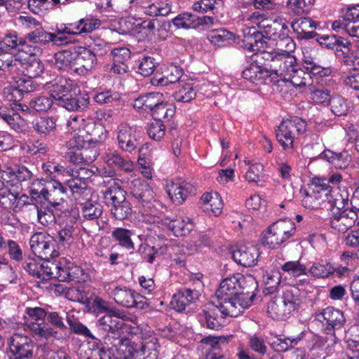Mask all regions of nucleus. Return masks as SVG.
Listing matches in <instances>:
<instances>
[{"label": "nucleus", "mask_w": 359, "mask_h": 359, "mask_svg": "<svg viewBox=\"0 0 359 359\" xmlns=\"http://www.w3.org/2000/svg\"><path fill=\"white\" fill-rule=\"evenodd\" d=\"M277 51L259 50L250 57L251 62L242 72L244 79L255 85H269V78H275L276 74L271 73Z\"/></svg>", "instance_id": "nucleus-1"}, {"label": "nucleus", "mask_w": 359, "mask_h": 359, "mask_svg": "<svg viewBox=\"0 0 359 359\" xmlns=\"http://www.w3.org/2000/svg\"><path fill=\"white\" fill-rule=\"evenodd\" d=\"M47 311L45 309L27 307L24 314V330L36 341H48L50 337H56L57 331L46 323Z\"/></svg>", "instance_id": "nucleus-2"}, {"label": "nucleus", "mask_w": 359, "mask_h": 359, "mask_svg": "<svg viewBox=\"0 0 359 359\" xmlns=\"http://www.w3.org/2000/svg\"><path fill=\"white\" fill-rule=\"evenodd\" d=\"M109 187L103 191L105 203L111 205L112 216L118 220H123L132 215V202L126 200L125 191L121 187L118 180L111 179Z\"/></svg>", "instance_id": "nucleus-3"}, {"label": "nucleus", "mask_w": 359, "mask_h": 359, "mask_svg": "<svg viewBox=\"0 0 359 359\" xmlns=\"http://www.w3.org/2000/svg\"><path fill=\"white\" fill-rule=\"evenodd\" d=\"M65 320L72 332L88 337L86 344L82 346L84 349V359H111L109 353L102 347L100 341L92 335L89 329L82 324L72 313H65Z\"/></svg>", "instance_id": "nucleus-4"}, {"label": "nucleus", "mask_w": 359, "mask_h": 359, "mask_svg": "<svg viewBox=\"0 0 359 359\" xmlns=\"http://www.w3.org/2000/svg\"><path fill=\"white\" fill-rule=\"evenodd\" d=\"M295 232L296 224L292 219H278L262 232V243L270 249H276L292 238Z\"/></svg>", "instance_id": "nucleus-5"}, {"label": "nucleus", "mask_w": 359, "mask_h": 359, "mask_svg": "<svg viewBox=\"0 0 359 359\" xmlns=\"http://www.w3.org/2000/svg\"><path fill=\"white\" fill-rule=\"evenodd\" d=\"M232 305L229 302L224 304L219 302L218 305L206 306L198 314L203 325L210 330L221 329L226 325L227 317H236L240 315L238 310Z\"/></svg>", "instance_id": "nucleus-6"}, {"label": "nucleus", "mask_w": 359, "mask_h": 359, "mask_svg": "<svg viewBox=\"0 0 359 359\" xmlns=\"http://www.w3.org/2000/svg\"><path fill=\"white\" fill-rule=\"evenodd\" d=\"M105 290L109 296L121 306L138 309H144L149 306L145 297L126 285H109L107 288L105 286Z\"/></svg>", "instance_id": "nucleus-7"}, {"label": "nucleus", "mask_w": 359, "mask_h": 359, "mask_svg": "<svg viewBox=\"0 0 359 359\" xmlns=\"http://www.w3.org/2000/svg\"><path fill=\"white\" fill-rule=\"evenodd\" d=\"M306 121L297 116L283 120L276 130V139L284 150L292 149L294 141L306 131Z\"/></svg>", "instance_id": "nucleus-8"}, {"label": "nucleus", "mask_w": 359, "mask_h": 359, "mask_svg": "<svg viewBox=\"0 0 359 359\" xmlns=\"http://www.w3.org/2000/svg\"><path fill=\"white\" fill-rule=\"evenodd\" d=\"M299 298L292 289L285 290L280 297H275L268 306L271 317L277 320H285L290 318L298 307Z\"/></svg>", "instance_id": "nucleus-9"}, {"label": "nucleus", "mask_w": 359, "mask_h": 359, "mask_svg": "<svg viewBox=\"0 0 359 359\" xmlns=\"http://www.w3.org/2000/svg\"><path fill=\"white\" fill-rule=\"evenodd\" d=\"M129 200L139 209L153 212V203L156 201L152 188L144 180L135 179L131 182L128 194Z\"/></svg>", "instance_id": "nucleus-10"}, {"label": "nucleus", "mask_w": 359, "mask_h": 359, "mask_svg": "<svg viewBox=\"0 0 359 359\" xmlns=\"http://www.w3.org/2000/svg\"><path fill=\"white\" fill-rule=\"evenodd\" d=\"M121 330L106 332L103 336V344L108 349L106 351L110 355L111 353L117 359H130V353L133 350L131 341L126 337H122Z\"/></svg>", "instance_id": "nucleus-11"}, {"label": "nucleus", "mask_w": 359, "mask_h": 359, "mask_svg": "<svg viewBox=\"0 0 359 359\" xmlns=\"http://www.w3.org/2000/svg\"><path fill=\"white\" fill-rule=\"evenodd\" d=\"M8 355L10 359H33L35 343L22 333H13L8 339Z\"/></svg>", "instance_id": "nucleus-12"}, {"label": "nucleus", "mask_w": 359, "mask_h": 359, "mask_svg": "<svg viewBox=\"0 0 359 359\" xmlns=\"http://www.w3.org/2000/svg\"><path fill=\"white\" fill-rule=\"evenodd\" d=\"M33 253L44 261H50L59 255L56 250V241L46 232H37L33 234L29 241Z\"/></svg>", "instance_id": "nucleus-13"}, {"label": "nucleus", "mask_w": 359, "mask_h": 359, "mask_svg": "<svg viewBox=\"0 0 359 359\" xmlns=\"http://www.w3.org/2000/svg\"><path fill=\"white\" fill-rule=\"evenodd\" d=\"M81 213L83 217L82 225L88 233H96L104 228V222L100 219L103 208L96 201L88 200L80 203Z\"/></svg>", "instance_id": "nucleus-14"}, {"label": "nucleus", "mask_w": 359, "mask_h": 359, "mask_svg": "<svg viewBox=\"0 0 359 359\" xmlns=\"http://www.w3.org/2000/svg\"><path fill=\"white\" fill-rule=\"evenodd\" d=\"M245 281V276L239 273H235L224 278L220 283L219 288L216 290L215 295L219 302L225 304L229 302L233 304L237 309V304L241 285Z\"/></svg>", "instance_id": "nucleus-15"}, {"label": "nucleus", "mask_w": 359, "mask_h": 359, "mask_svg": "<svg viewBox=\"0 0 359 359\" xmlns=\"http://www.w3.org/2000/svg\"><path fill=\"white\" fill-rule=\"evenodd\" d=\"M57 280L60 282L86 283L90 280L88 270L82 269L72 260L62 257L58 262Z\"/></svg>", "instance_id": "nucleus-16"}, {"label": "nucleus", "mask_w": 359, "mask_h": 359, "mask_svg": "<svg viewBox=\"0 0 359 359\" xmlns=\"http://www.w3.org/2000/svg\"><path fill=\"white\" fill-rule=\"evenodd\" d=\"M346 318L344 313L333 307H327L320 313L316 312V327L323 328L327 334H334V330L341 328Z\"/></svg>", "instance_id": "nucleus-17"}, {"label": "nucleus", "mask_w": 359, "mask_h": 359, "mask_svg": "<svg viewBox=\"0 0 359 359\" xmlns=\"http://www.w3.org/2000/svg\"><path fill=\"white\" fill-rule=\"evenodd\" d=\"M297 67V60L292 55L277 54L271 73L276 74L275 78H269V85H278L279 83H285V79Z\"/></svg>", "instance_id": "nucleus-18"}, {"label": "nucleus", "mask_w": 359, "mask_h": 359, "mask_svg": "<svg viewBox=\"0 0 359 359\" xmlns=\"http://www.w3.org/2000/svg\"><path fill=\"white\" fill-rule=\"evenodd\" d=\"M101 25V21L92 15H86L75 22L66 23L57 28L58 34H67L69 35H81L91 33L98 29Z\"/></svg>", "instance_id": "nucleus-19"}, {"label": "nucleus", "mask_w": 359, "mask_h": 359, "mask_svg": "<svg viewBox=\"0 0 359 359\" xmlns=\"http://www.w3.org/2000/svg\"><path fill=\"white\" fill-rule=\"evenodd\" d=\"M103 161L113 170L109 172L108 176L115 175V170L132 172L135 168V163L129 158L123 157L117 150L108 149L103 154Z\"/></svg>", "instance_id": "nucleus-20"}, {"label": "nucleus", "mask_w": 359, "mask_h": 359, "mask_svg": "<svg viewBox=\"0 0 359 359\" xmlns=\"http://www.w3.org/2000/svg\"><path fill=\"white\" fill-rule=\"evenodd\" d=\"M118 147L124 152L132 153L141 145L140 138L130 126L121 124L117 128Z\"/></svg>", "instance_id": "nucleus-21"}, {"label": "nucleus", "mask_w": 359, "mask_h": 359, "mask_svg": "<svg viewBox=\"0 0 359 359\" xmlns=\"http://www.w3.org/2000/svg\"><path fill=\"white\" fill-rule=\"evenodd\" d=\"M75 50L76 67L74 72L80 76L88 74L97 65L96 53L86 46H78Z\"/></svg>", "instance_id": "nucleus-22"}, {"label": "nucleus", "mask_w": 359, "mask_h": 359, "mask_svg": "<svg viewBox=\"0 0 359 359\" xmlns=\"http://www.w3.org/2000/svg\"><path fill=\"white\" fill-rule=\"evenodd\" d=\"M201 295V292L196 288L183 287L172 295L170 305L175 311L182 312L190 304L195 303Z\"/></svg>", "instance_id": "nucleus-23"}, {"label": "nucleus", "mask_w": 359, "mask_h": 359, "mask_svg": "<svg viewBox=\"0 0 359 359\" xmlns=\"http://www.w3.org/2000/svg\"><path fill=\"white\" fill-rule=\"evenodd\" d=\"M257 290L258 283L255 279L252 276H245V281L241 285L238 300L236 302V310H238L239 314L252 305Z\"/></svg>", "instance_id": "nucleus-24"}, {"label": "nucleus", "mask_w": 359, "mask_h": 359, "mask_svg": "<svg viewBox=\"0 0 359 359\" xmlns=\"http://www.w3.org/2000/svg\"><path fill=\"white\" fill-rule=\"evenodd\" d=\"M166 191L173 203L181 205L190 195L194 194L196 189L191 183L178 179L168 184Z\"/></svg>", "instance_id": "nucleus-25"}, {"label": "nucleus", "mask_w": 359, "mask_h": 359, "mask_svg": "<svg viewBox=\"0 0 359 359\" xmlns=\"http://www.w3.org/2000/svg\"><path fill=\"white\" fill-rule=\"evenodd\" d=\"M261 32L265 38L277 41L280 36L289 33L290 30L285 20L277 16L274 19L269 17L265 20V25L263 23Z\"/></svg>", "instance_id": "nucleus-26"}, {"label": "nucleus", "mask_w": 359, "mask_h": 359, "mask_svg": "<svg viewBox=\"0 0 359 359\" xmlns=\"http://www.w3.org/2000/svg\"><path fill=\"white\" fill-rule=\"evenodd\" d=\"M332 187L320 178L316 177V208L327 212L332 211L334 208Z\"/></svg>", "instance_id": "nucleus-27"}, {"label": "nucleus", "mask_w": 359, "mask_h": 359, "mask_svg": "<svg viewBox=\"0 0 359 359\" xmlns=\"http://www.w3.org/2000/svg\"><path fill=\"white\" fill-rule=\"evenodd\" d=\"M36 88L37 84L32 79L20 78L15 86L5 88L4 93L7 95L9 101L16 102L20 101L25 94L35 91Z\"/></svg>", "instance_id": "nucleus-28"}, {"label": "nucleus", "mask_w": 359, "mask_h": 359, "mask_svg": "<svg viewBox=\"0 0 359 359\" xmlns=\"http://www.w3.org/2000/svg\"><path fill=\"white\" fill-rule=\"evenodd\" d=\"M18 71L14 76H25L29 79L40 76L44 72V65L38 57H28L18 62Z\"/></svg>", "instance_id": "nucleus-29"}, {"label": "nucleus", "mask_w": 359, "mask_h": 359, "mask_svg": "<svg viewBox=\"0 0 359 359\" xmlns=\"http://www.w3.org/2000/svg\"><path fill=\"white\" fill-rule=\"evenodd\" d=\"M159 347L158 339L156 337H150L144 339L140 350H136L133 346L130 359H158Z\"/></svg>", "instance_id": "nucleus-30"}, {"label": "nucleus", "mask_w": 359, "mask_h": 359, "mask_svg": "<svg viewBox=\"0 0 359 359\" xmlns=\"http://www.w3.org/2000/svg\"><path fill=\"white\" fill-rule=\"evenodd\" d=\"M0 118L4 120L11 129L17 133L25 134L28 132L29 126L27 121L13 109L7 107L0 108Z\"/></svg>", "instance_id": "nucleus-31"}, {"label": "nucleus", "mask_w": 359, "mask_h": 359, "mask_svg": "<svg viewBox=\"0 0 359 359\" xmlns=\"http://www.w3.org/2000/svg\"><path fill=\"white\" fill-rule=\"evenodd\" d=\"M232 257L238 264L245 267H250L257 264L259 251L253 245L241 246L233 252Z\"/></svg>", "instance_id": "nucleus-32"}, {"label": "nucleus", "mask_w": 359, "mask_h": 359, "mask_svg": "<svg viewBox=\"0 0 359 359\" xmlns=\"http://www.w3.org/2000/svg\"><path fill=\"white\" fill-rule=\"evenodd\" d=\"M183 75V69L179 66L170 65L161 74L156 73L151 79V83L154 86H166L179 81Z\"/></svg>", "instance_id": "nucleus-33"}, {"label": "nucleus", "mask_w": 359, "mask_h": 359, "mask_svg": "<svg viewBox=\"0 0 359 359\" xmlns=\"http://www.w3.org/2000/svg\"><path fill=\"white\" fill-rule=\"evenodd\" d=\"M90 104V95L86 92L79 93L75 97L69 94L67 97L61 98L57 105L64 107L68 111H85Z\"/></svg>", "instance_id": "nucleus-34"}, {"label": "nucleus", "mask_w": 359, "mask_h": 359, "mask_svg": "<svg viewBox=\"0 0 359 359\" xmlns=\"http://www.w3.org/2000/svg\"><path fill=\"white\" fill-rule=\"evenodd\" d=\"M163 99V93L151 92L140 95L133 100V106L138 111L151 113L159 102Z\"/></svg>", "instance_id": "nucleus-35"}, {"label": "nucleus", "mask_w": 359, "mask_h": 359, "mask_svg": "<svg viewBox=\"0 0 359 359\" xmlns=\"http://www.w3.org/2000/svg\"><path fill=\"white\" fill-rule=\"evenodd\" d=\"M27 39L31 43L39 45V46H46L53 42L54 44L58 45L62 43V39L58 37L54 33L48 32L41 26L36 27L34 30L27 34Z\"/></svg>", "instance_id": "nucleus-36"}, {"label": "nucleus", "mask_w": 359, "mask_h": 359, "mask_svg": "<svg viewBox=\"0 0 359 359\" xmlns=\"http://www.w3.org/2000/svg\"><path fill=\"white\" fill-rule=\"evenodd\" d=\"M8 178H11V187L17 186L18 184L22 182H28L32 186L39 185L43 182V180L39 178H34V176L31 170L27 167L22 165L20 166L16 169L8 168Z\"/></svg>", "instance_id": "nucleus-37"}, {"label": "nucleus", "mask_w": 359, "mask_h": 359, "mask_svg": "<svg viewBox=\"0 0 359 359\" xmlns=\"http://www.w3.org/2000/svg\"><path fill=\"white\" fill-rule=\"evenodd\" d=\"M140 7L149 16H166L171 11V5L163 0H140Z\"/></svg>", "instance_id": "nucleus-38"}, {"label": "nucleus", "mask_w": 359, "mask_h": 359, "mask_svg": "<svg viewBox=\"0 0 359 359\" xmlns=\"http://www.w3.org/2000/svg\"><path fill=\"white\" fill-rule=\"evenodd\" d=\"M44 191L46 194V201L53 207L55 208L60 205L64 201L67 189L58 180H50L45 187Z\"/></svg>", "instance_id": "nucleus-39"}, {"label": "nucleus", "mask_w": 359, "mask_h": 359, "mask_svg": "<svg viewBox=\"0 0 359 359\" xmlns=\"http://www.w3.org/2000/svg\"><path fill=\"white\" fill-rule=\"evenodd\" d=\"M34 131L41 137L55 136L57 124L55 118L50 116H41L32 123Z\"/></svg>", "instance_id": "nucleus-40"}, {"label": "nucleus", "mask_w": 359, "mask_h": 359, "mask_svg": "<svg viewBox=\"0 0 359 359\" xmlns=\"http://www.w3.org/2000/svg\"><path fill=\"white\" fill-rule=\"evenodd\" d=\"M175 114V107L162 99L151 113V116L154 121L166 124L170 122Z\"/></svg>", "instance_id": "nucleus-41"}, {"label": "nucleus", "mask_w": 359, "mask_h": 359, "mask_svg": "<svg viewBox=\"0 0 359 359\" xmlns=\"http://www.w3.org/2000/svg\"><path fill=\"white\" fill-rule=\"evenodd\" d=\"M86 128V137L89 140L90 145H91L92 149H97L95 147L106 140L108 132L102 125L95 123L88 124Z\"/></svg>", "instance_id": "nucleus-42"}, {"label": "nucleus", "mask_w": 359, "mask_h": 359, "mask_svg": "<svg viewBox=\"0 0 359 359\" xmlns=\"http://www.w3.org/2000/svg\"><path fill=\"white\" fill-rule=\"evenodd\" d=\"M67 174L71 178L67 180L65 184L72 194L74 195V197L77 199V196L85 195L88 190L87 182H84L83 177H81L79 175H76V173H74V170L72 168L67 170Z\"/></svg>", "instance_id": "nucleus-43"}, {"label": "nucleus", "mask_w": 359, "mask_h": 359, "mask_svg": "<svg viewBox=\"0 0 359 359\" xmlns=\"http://www.w3.org/2000/svg\"><path fill=\"white\" fill-rule=\"evenodd\" d=\"M331 88L316 86V110L322 113L323 118H324V115H327L330 113L332 100Z\"/></svg>", "instance_id": "nucleus-44"}, {"label": "nucleus", "mask_w": 359, "mask_h": 359, "mask_svg": "<svg viewBox=\"0 0 359 359\" xmlns=\"http://www.w3.org/2000/svg\"><path fill=\"white\" fill-rule=\"evenodd\" d=\"M207 37L212 44L217 46H223L234 41L236 34L225 28L220 27L210 30L208 32Z\"/></svg>", "instance_id": "nucleus-45"}, {"label": "nucleus", "mask_w": 359, "mask_h": 359, "mask_svg": "<svg viewBox=\"0 0 359 359\" xmlns=\"http://www.w3.org/2000/svg\"><path fill=\"white\" fill-rule=\"evenodd\" d=\"M297 67L290 73V74L287 79L290 80V83L295 87L312 86L313 83V75H314L313 71Z\"/></svg>", "instance_id": "nucleus-46"}, {"label": "nucleus", "mask_w": 359, "mask_h": 359, "mask_svg": "<svg viewBox=\"0 0 359 359\" xmlns=\"http://www.w3.org/2000/svg\"><path fill=\"white\" fill-rule=\"evenodd\" d=\"M27 154L29 156H46L50 151L47 142L41 139H29L22 146Z\"/></svg>", "instance_id": "nucleus-47"}, {"label": "nucleus", "mask_w": 359, "mask_h": 359, "mask_svg": "<svg viewBox=\"0 0 359 359\" xmlns=\"http://www.w3.org/2000/svg\"><path fill=\"white\" fill-rule=\"evenodd\" d=\"M327 160L333 164L335 168L342 169L348 165V155L346 152L335 153L330 149H325L320 155L316 157V160Z\"/></svg>", "instance_id": "nucleus-48"}, {"label": "nucleus", "mask_w": 359, "mask_h": 359, "mask_svg": "<svg viewBox=\"0 0 359 359\" xmlns=\"http://www.w3.org/2000/svg\"><path fill=\"white\" fill-rule=\"evenodd\" d=\"M245 163L249 165L245 175V180L249 183H255L261 185L265 182L264 167L261 163H251L250 160H245Z\"/></svg>", "instance_id": "nucleus-49"}, {"label": "nucleus", "mask_w": 359, "mask_h": 359, "mask_svg": "<svg viewBox=\"0 0 359 359\" xmlns=\"http://www.w3.org/2000/svg\"><path fill=\"white\" fill-rule=\"evenodd\" d=\"M66 149L65 158L74 165H86L93 162L98 156L97 149L90 150L92 154L88 156L87 154H84L82 150H72L69 148Z\"/></svg>", "instance_id": "nucleus-50"}, {"label": "nucleus", "mask_w": 359, "mask_h": 359, "mask_svg": "<svg viewBox=\"0 0 359 359\" xmlns=\"http://www.w3.org/2000/svg\"><path fill=\"white\" fill-rule=\"evenodd\" d=\"M325 66L316 64V86L318 88H332L334 81L332 69L330 65Z\"/></svg>", "instance_id": "nucleus-51"}, {"label": "nucleus", "mask_w": 359, "mask_h": 359, "mask_svg": "<svg viewBox=\"0 0 359 359\" xmlns=\"http://www.w3.org/2000/svg\"><path fill=\"white\" fill-rule=\"evenodd\" d=\"M304 334V332H302L294 338L287 337L283 334L277 335L271 343V347L276 352H286L297 345L299 341L302 339Z\"/></svg>", "instance_id": "nucleus-52"}, {"label": "nucleus", "mask_w": 359, "mask_h": 359, "mask_svg": "<svg viewBox=\"0 0 359 359\" xmlns=\"http://www.w3.org/2000/svg\"><path fill=\"white\" fill-rule=\"evenodd\" d=\"M168 227L175 236H186L193 231L194 224L188 217L177 218L170 220Z\"/></svg>", "instance_id": "nucleus-53"}, {"label": "nucleus", "mask_w": 359, "mask_h": 359, "mask_svg": "<svg viewBox=\"0 0 359 359\" xmlns=\"http://www.w3.org/2000/svg\"><path fill=\"white\" fill-rule=\"evenodd\" d=\"M314 27V21L310 18H302L292 23L293 30L299 38L311 39L314 37L312 28Z\"/></svg>", "instance_id": "nucleus-54"}, {"label": "nucleus", "mask_w": 359, "mask_h": 359, "mask_svg": "<svg viewBox=\"0 0 359 359\" xmlns=\"http://www.w3.org/2000/svg\"><path fill=\"white\" fill-rule=\"evenodd\" d=\"M72 89V81L66 78L60 77L52 84L50 95L57 102L61 98L67 97Z\"/></svg>", "instance_id": "nucleus-55"}, {"label": "nucleus", "mask_w": 359, "mask_h": 359, "mask_svg": "<svg viewBox=\"0 0 359 359\" xmlns=\"http://www.w3.org/2000/svg\"><path fill=\"white\" fill-rule=\"evenodd\" d=\"M66 148L76 150H84V152H87L88 149H92L91 145H90L89 140L86 137V130H79L78 133H76L65 144Z\"/></svg>", "instance_id": "nucleus-56"}, {"label": "nucleus", "mask_w": 359, "mask_h": 359, "mask_svg": "<svg viewBox=\"0 0 359 359\" xmlns=\"http://www.w3.org/2000/svg\"><path fill=\"white\" fill-rule=\"evenodd\" d=\"M55 65L61 70L67 71L76 65V51L63 50L55 54Z\"/></svg>", "instance_id": "nucleus-57"}, {"label": "nucleus", "mask_w": 359, "mask_h": 359, "mask_svg": "<svg viewBox=\"0 0 359 359\" xmlns=\"http://www.w3.org/2000/svg\"><path fill=\"white\" fill-rule=\"evenodd\" d=\"M243 42L246 48L253 51L259 48V43H262L263 34L261 31L255 27H248L243 30Z\"/></svg>", "instance_id": "nucleus-58"}, {"label": "nucleus", "mask_w": 359, "mask_h": 359, "mask_svg": "<svg viewBox=\"0 0 359 359\" xmlns=\"http://www.w3.org/2000/svg\"><path fill=\"white\" fill-rule=\"evenodd\" d=\"M132 231L125 228H116L111 232V237L119 245L128 250H133L135 245L131 239Z\"/></svg>", "instance_id": "nucleus-59"}, {"label": "nucleus", "mask_w": 359, "mask_h": 359, "mask_svg": "<svg viewBox=\"0 0 359 359\" xmlns=\"http://www.w3.org/2000/svg\"><path fill=\"white\" fill-rule=\"evenodd\" d=\"M223 6V0H199L194 3L192 8L194 11L201 13L211 12L212 14H215Z\"/></svg>", "instance_id": "nucleus-60"}, {"label": "nucleus", "mask_w": 359, "mask_h": 359, "mask_svg": "<svg viewBox=\"0 0 359 359\" xmlns=\"http://www.w3.org/2000/svg\"><path fill=\"white\" fill-rule=\"evenodd\" d=\"M18 60L15 54L12 55L10 51L0 48V70L7 72L14 77L15 73L18 71Z\"/></svg>", "instance_id": "nucleus-61"}, {"label": "nucleus", "mask_w": 359, "mask_h": 359, "mask_svg": "<svg viewBox=\"0 0 359 359\" xmlns=\"http://www.w3.org/2000/svg\"><path fill=\"white\" fill-rule=\"evenodd\" d=\"M344 30L351 36L359 37V11L350 10L346 13Z\"/></svg>", "instance_id": "nucleus-62"}, {"label": "nucleus", "mask_w": 359, "mask_h": 359, "mask_svg": "<svg viewBox=\"0 0 359 359\" xmlns=\"http://www.w3.org/2000/svg\"><path fill=\"white\" fill-rule=\"evenodd\" d=\"M321 330L320 333L316 334V348L320 349V352H318V357L323 359L327 355V350L330 348L332 342L334 341V334H327L325 329Z\"/></svg>", "instance_id": "nucleus-63"}, {"label": "nucleus", "mask_w": 359, "mask_h": 359, "mask_svg": "<svg viewBox=\"0 0 359 359\" xmlns=\"http://www.w3.org/2000/svg\"><path fill=\"white\" fill-rule=\"evenodd\" d=\"M346 39L336 35L320 36L318 34L316 33V41H317L322 48L325 47L329 50H332L335 48L336 53L339 51L342 43H344Z\"/></svg>", "instance_id": "nucleus-64"}]
</instances>
